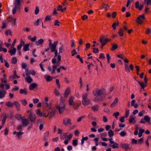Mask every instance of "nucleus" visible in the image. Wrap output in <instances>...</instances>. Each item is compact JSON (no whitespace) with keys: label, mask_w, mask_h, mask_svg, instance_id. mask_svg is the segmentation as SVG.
Segmentation results:
<instances>
[{"label":"nucleus","mask_w":151,"mask_h":151,"mask_svg":"<svg viewBox=\"0 0 151 151\" xmlns=\"http://www.w3.org/2000/svg\"><path fill=\"white\" fill-rule=\"evenodd\" d=\"M129 111L128 109H126L125 111V114L124 116V117L125 118H127L129 115Z\"/></svg>","instance_id":"obj_49"},{"label":"nucleus","mask_w":151,"mask_h":151,"mask_svg":"<svg viewBox=\"0 0 151 151\" xmlns=\"http://www.w3.org/2000/svg\"><path fill=\"white\" fill-rule=\"evenodd\" d=\"M6 105L8 107H12L13 106V103H12L9 101L7 102L6 103Z\"/></svg>","instance_id":"obj_46"},{"label":"nucleus","mask_w":151,"mask_h":151,"mask_svg":"<svg viewBox=\"0 0 151 151\" xmlns=\"http://www.w3.org/2000/svg\"><path fill=\"white\" fill-rule=\"evenodd\" d=\"M125 69L126 71L130 72V70L128 65L126 64H125Z\"/></svg>","instance_id":"obj_48"},{"label":"nucleus","mask_w":151,"mask_h":151,"mask_svg":"<svg viewBox=\"0 0 151 151\" xmlns=\"http://www.w3.org/2000/svg\"><path fill=\"white\" fill-rule=\"evenodd\" d=\"M22 118L21 120L22 126L23 127H26L28 125L29 123L28 119L25 118L24 116H22Z\"/></svg>","instance_id":"obj_5"},{"label":"nucleus","mask_w":151,"mask_h":151,"mask_svg":"<svg viewBox=\"0 0 151 151\" xmlns=\"http://www.w3.org/2000/svg\"><path fill=\"white\" fill-rule=\"evenodd\" d=\"M129 122L130 123L134 124L136 122L135 116L132 115H131L129 117Z\"/></svg>","instance_id":"obj_17"},{"label":"nucleus","mask_w":151,"mask_h":151,"mask_svg":"<svg viewBox=\"0 0 151 151\" xmlns=\"http://www.w3.org/2000/svg\"><path fill=\"white\" fill-rule=\"evenodd\" d=\"M20 101L22 104L24 106H26L27 104V101L25 99H22Z\"/></svg>","instance_id":"obj_43"},{"label":"nucleus","mask_w":151,"mask_h":151,"mask_svg":"<svg viewBox=\"0 0 151 151\" xmlns=\"http://www.w3.org/2000/svg\"><path fill=\"white\" fill-rule=\"evenodd\" d=\"M11 49H9L8 52L11 55H13L15 54L16 52V49L15 47H11Z\"/></svg>","instance_id":"obj_18"},{"label":"nucleus","mask_w":151,"mask_h":151,"mask_svg":"<svg viewBox=\"0 0 151 151\" xmlns=\"http://www.w3.org/2000/svg\"><path fill=\"white\" fill-rule=\"evenodd\" d=\"M118 101V99L117 98L115 99L114 101L111 103L110 105V107L111 108H113L115 107L117 104Z\"/></svg>","instance_id":"obj_19"},{"label":"nucleus","mask_w":151,"mask_h":151,"mask_svg":"<svg viewBox=\"0 0 151 151\" xmlns=\"http://www.w3.org/2000/svg\"><path fill=\"white\" fill-rule=\"evenodd\" d=\"M22 0H15L14 3V7L13 8L12 12L15 14L17 10H19L20 8L21 2Z\"/></svg>","instance_id":"obj_3"},{"label":"nucleus","mask_w":151,"mask_h":151,"mask_svg":"<svg viewBox=\"0 0 151 151\" xmlns=\"http://www.w3.org/2000/svg\"><path fill=\"white\" fill-rule=\"evenodd\" d=\"M73 136L72 133H70L67 136V138L66 139L64 142V143L65 145H67L68 143V142L71 139Z\"/></svg>","instance_id":"obj_15"},{"label":"nucleus","mask_w":151,"mask_h":151,"mask_svg":"<svg viewBox=\"0 0 151 151\" xmlns=\"http://www.w3.org/2000/svg\"><path fill=\"white\" fill-rule=\"evenodd\" d=\"M85 118V116H83L79 117L77 120V122H78L81 121L82 120Z\"/></svg>","instance_id":"obj_60"},{"label":"nucleus","mask_w":151,"mask_h":151,"mask_svg":"<svg viewBox=\"0 0 151 151\" xmlns=\"http://www.w3.org/2000/svg\"><path fill=\"white\" fill-rule=\"evenodd\" d=\"M151 32V29L150 28H148L146 29L145 33L148 35L150 34Z\"/></svg>","instance_id":"obj_58"},{"label":"nucleus","mask_w":151,"mask_h":151,"mask_svg":"<svg viewBox=\"0 0 151 151\" xmlns=\"http://www.w3.org/2000/svg\"><path fill=\"white\" fill-rule=\"evenodd\" d=\"M35 112L36 114L40 117L42 116V112H41V110L39 109H37L35 110Z\"/></svg>","instance_id":"obj_26"},{"label":"nucleus","mask_w":151,"mask_h":151,"mask_svg":"<svg viewBox=\"0 0 151 151\" xmlns=\"http://www.w3.org/2000/svg\"><path fill=\"white\" fill-rule=\"evenodd\" d=\"M108 133L109 136L110 137L113 136L114 134L113 131L111 129L109 131Z\"/></svg>","instance_id":"obj_44"},{"label":"nucleus","mask_w":151,"mask_h":151,"mask_svg":"<svg viewBox=\"0 0 151 151\" xmlns=\"http://www.w3.org/2000/svg\"><path fill=\"white\" fill-rule=\"evenodd\" d=\"M69 105L70 106H72L73 104V103H74L73 101V96H70L69 97Z\"/></svg>","instance_id":"obj_27"},{"label":"nucleus","mask_w":151,"mask_h":151,"mask_svg":"<svg viewBox=\"0 0 151 151\" xmlns=\"http://www.w3.org/2000/svg\"><path fill=\"white\" fill-rule=\"evenodd\" d=\"M6 93V91L4 90H0V98H2L4 97Z\"/></svg>","instance_id":"obj_24"},{"label":"nucleus","mask_w":151,"mask_h":151,"mask_svg":"<svg viewBox=\"0 0 151 151\" xmlns=\"http://www.w3.org/2000/svg\"><path fill=\"white\" fill-rule=\"evenodd\" d=\"M71 120L69 119L65 118L63 120V124L66 126L71 125Z\"/></svg>","instance_id":"obj_14"},{"label":"nucleus","mask_w":151,"mask_h":151,"mask_svg":"<svg viewBox=\"0 0 151 151\" xmlns=\"http://www.w3.org/2000/svg\"><path fill=\"white\" fill-rule=\"evenodd\" d=\"M32 100L33 103L34 104L37 103L39 101V99L37 98L34 99H33Z\"/></svg>","instance_id":"obj_61"},{"label":"nucleus","mask_w":151,"mask_h":151,"mask_svg":"<svg viewBox=\"0 0 151 151\" xmlns=\"http://www.w3.org/2000/svg\"><path fill=\"white\" fill-rule=\"evenodd\" d=\"M80 104L78 103H73V104L72 105L73 107V108L74 109H78V107L80 106Z\"/></svg>","instance_id":"obj_32"},{"label":"nucleus","mask_w":151,"mask_h":151,"mask_svg":"<svg viewBox=\"0 0 151 151\" xmlns=\"http://www.w3.org/2000/svg\"><path fill=\"white\" fill-rule=\"evenodd\" d=\"M122 148H124L126 150H127L129 147V145L127 144L122 143L121 145Z\"/></svg>","instance_id":"obj_23"},{"label":"nucleus","mask_w":151,"mask_h":151,"mask_svg":"<svg viewBox=\"0 0 151 151\" xmlns=\"http://www.w3.org/2000/svg\"><path fill=\"white\" fill-rule=\"evenodd\" d=\"M112 50H114L116 49L118 47V45L116 44L112 43Z\"/></svg>","instance_id":"obj_39"},{"label":"nucleus","mask_w":151,"mask_h":151,"mask_svg":"<svg viewBox=\"0 0 151 151\" xmlns=\"http://www.w3.org/2000/svg\"><path fill=\"white\" fill-rule=\"evenodd\" d=\"M119 134L121 136L124 137L126 135V133L124 131H122L119 133Z\"/></svg>","instance_id":"obj_53"},{"label":"nucleus","mask_w":151,"mask_h":151,"mask_svg":"<svg viewBox=\"0 0 151 151\" xmlns=\"http://www.w3.org/2000/svg\"><path fill=\"white\" fill-rule=\"evenodd\" d=\"M70 133L69 132H67L66 133L63 132L61 133L60 135V139L61 140H63L65 139L66 138H67V134L69 135V134Z\"/></svg>","instance_id":"obj_16"},{"label":"nucleus","mask_w":151,"mask_h":151,"mask_svg":"<svg viewBox=\"0 0 151 151\" xmlns=\"http://www.w3.org/2000/svg\"><path fill=\"white\" fill-rule=\"evenodd\" d=\"M99 58L100 59H104L105 57L104 54L103 53H101L100 55Z\"/></svg>","instance_id":"obj_64"},{"label":"nucleus","mask_w":151,"mask_h":151,"mask_svg":"<svg viewBox=\"0 0 151 151\" xmlns=\"http://www.w3.org/2000/svg\"><path fill=\"white\" fill-rule=\"evenodd\" d=\"M37 84L35 83H32L31 84L29 87V88L30 90H33L37 86Z\"/></svg>","instance_id":"obj_25"},{"label":"nucleus","mask_w":151,"mask_h":151,"mask_svg":"<svg viewBox=\"0 0 151 151\" xmlns=\"http://www.w3.org/2000/svg\"><path fill=\"white\" fill-rule=\"evenodd\" d=\"M70 90L69 87H68L65 90L64 93V97L66 98H67L68 96L70 93Z\"/></svg>","instance_id":"obj_20"},{"label":"nucleus","mask_w":151,"mask_h":151,"mask_svg":"<svg viewBox=\"0 0 151 151\" xmlns=\"http://www.w3.org/2000/svg\"><path fill=\"white\" fill-rule=\"evenodd\" d=\"M6 115H5L3 117L2 122V125H4L6 120Z\"/></svg>","instance_id":"obj_55"},{"label":"nucleus","mask_w":151,"mask_h":151,"mask_svg":"<svg viewBox=\"0 0 151 151\" xmlns=\"http://www.w3.org/2000/svg\"><path fill=\"white\" fill-rule=\"evenodd\" d=\"M13 105L14 106L17 111H19L20 109L21 105L18 101H14L13 102Z\"/></svg>","instance_id":"obj_11"},{"label":"nucleus","mask_w":151,"mask_h":151,"mask_svg":"<svg viewBox=\"0 0 151 151\" xmlns=\"http://www.w3.org/2000/svg\"><path fill=\"white\" fill-rule=\"evenodd\" d=\"M106 57L107 59V62L109 63H110V60L111 59V58L109 54L107 53L106 54Z\"/></svg>","instance_id":"obj_54"},{"label":"nucleus","mask_w":151,"mask_h":151,"mask_svg":"<svg viewBox=\"0 0 151 151\" xmlns=\"http://www.w3.org/2000/svg\"><path fill=\"white\" fill-rule=\"evenodd\" d=\"M110 40H111L109 39H105L103 40V38H101L100 39L99 41L102 45L101 48H102L108 42L110 41Z\"/></svg>","instance_id":"obj_12"},{"label":"nucleus","mask_w":151,"mask_h":151,"mask_svg":"<svg viewBox=\"0 0 151 151\" xmlns=\"http://www.w3.org/2000/svg\"><path fill=\"white\" fill-rule=\"evenodd\" d=\"M44 77L47 81H50L52 79V78L50 76L47 75H45Z\"/></svg>","instance_id":"obj_35"},{"label":"nucleus","mask_w":151,"mask_h":151,"mask_svg":"<svg viewBox=\"0 0 151 151\" xmlns=\"http://www.w3.org/2000/svg\"><path fill=\"white\" fill-rule=\"evenodd\" d=\"M135 102L134 100H132L131 102V104L132 106H134L135 109H136L138 107V105L137 103L135 104Z\"/></svg>","instance_id":"obj_33"},{"label":"nucleus","mask_w":151,"mask_h":151,"mask_svg":"<svg viewBox=\"0 0 151 151\" xmlns=\"http://www.w3.org/2000/svg\"><path fill=\"white\" fill-rule=\"evenodd\" d=\"M99 108V106L98 105H96L92 106L91 107L92 110L94 111H97Z\"/></svg>","instance_id":"obj_28"},{"label":"nucleus","mask_w":151,"mask_h":151,"mask_svg":"<svg viewBox=\"0 0 151 151\" xmlns=\"http://www.w3.org/2000/svg\"><path fill=\"white\" fill-rule=\"evenodd\" d=\"M144 119L145 121L147 122H150V118L147 116L146 115L144 116Z\"/></svg>","instance_id":"obj_47"},{"label":"nucleus","mask_w":151,"mask_h":151,"mask_svg":"<svg viewBox=\"0 0 151 151\" xmlns=\"http://www.w3.org/2000/svg\"><path fill=\"white\" fill-rule=\"evenodd\" d=\"M56 85H57L58 87L60 88V85L59 83V80L58 79H57L56 80Z\"/></svg>","instance_id":"obj_62"},{"label":"nucleus","mask_w":151,"mask_h":151,"mask_svg":"<svg viewBox=\"0 0 151 151\" xmlns=\"http://www.w3.org/2000/svg\"><path fill=\"white\" fill-rule=\"evenodd\" d=\"M144 4H146L147 6L151 5V0H145Z\"/></svg>","instance_id":"obj_42"},{"label":"nucleus","mask_w":151,"mask_h":151,"mask_svg":"<svg viewBox=\"0 0 151 151\" xmlns=\"http://www.w3.org/2000/svg\"><path fill=\"white\" fill-rule=\"evenodd\" d=\"M119 113L118 112L114 113L113 114V116H114L116 119L118 118V116L119 115Z\"/></svg>","instance_id":"obj_56"},{"label":"nucleus","mask_w":151,"mask_h":151,"mask_svg":"<svg viewBox=\"0 0 151 151\" xmlns=\"http://www.w3.org/2000/svg\"><path fill=\"white\" fill-rule=\"evenodd\" d=\"M72 144L74 146H76L78 145V141L77 139H73V140Z\"/></svg>","instance_id":"obj_52"},{"label":"nucleus","mask_w":151,"mask_h":151,"mask_svg":"<svg viewBox=\"0 0 151 151\" xmlns=\"http://www.w3.org/2000/svg\"><path fill=\"white\" fill-rule=\"evenodd\" d=\"M93 94L96 96L94 101L96 102H99L103 100L105 97L104 91V89H99L96 88L93 91Z\"/></svg>","instance_id":"obj_1"},{"label":"nucleus","mask_w":151,"mask_h":151,"mask_svg":"<svg viewBox=\"0 0 151 151\" xmlns=\"http://www.w3.org/2000/svg\"><path fill=\"white\" fill-rule=\"evenodd\" d=\"M20 93L21 94H26L27 92L25 88L21 89L20 90Z\"/></svg>","instance_id":"obj_37"},{"label":"nucleus","mask_w":151,"mask_h":151,"mask_svg":"<svg viewBox=\"0 0 151 151\" xmlns=\"http://www.w3.org/2000/svg\"><path fill=\"white\" fill-rule=\"evenodd\" d=\"M42 116L44 117H47L49 114L48 111L44 110L42 112Z\"/></svg>","instance_id":"obj_34"},{"label":"nucleus","mask_w":151,"mask_h":151,"mask_svg":"<svg viewBox=\"0 0 151 151\" xmlns=\"http://www.w3.org/2000/svg\"><path fill=\"white\" fill-rule=\"evenodd\" d=\"M17 61V60L16 57L13 58L11 60L12 63L13 64H15Z\"/></svg>","instance_id":"obj_45"},{"label":"nucleus","mask_w":151,"mask_h":151,"mask_svg":"<svg viewBox=\"0 0 151 151\" xmlns=\"http://www.w3.org/2000/svg\"><path fill=\"white\" fill-rule=\"evenodd\" d=\"M108 140L109 141L111 144H113L112 145H110V146L112 148H118L119 144L118 143L115 142L113 141L112 140V138L109 139Z\"/></svg>","instance_id":"obj_7"},{"label":"nucleus","mask_w":151,"mask_h":151,"mask_svg":"<svg viewBox=\"0 0 151 151\" xmlns=\"http://www.w3.org/2000/svg\"><path fill=\"white\" fill-rule=\"evenodd\" d=\"M25 79L27 82L29 83H30L33 81V79L30 76H26Z\"/></svg>","instance_id":"obj_29"},{"label":"nucleus","mask_w":151,"mask_h":151,"mask_svg":"<svg viewBox=\"0 0 151 151\" xmlns=\"http://www.w3.org/2000/svg\"><path fill=\"white\" fill-rule=\"evenodd\" d=\"M62 6L61 5H59L57 8V10L58 11H60L61 12H63L66 9V7H64L63 9L62 8Z\"/></svg>","instance_id":"obj_30"},{"label":"nucleus","mask_w":151,"mask_h":151,"mask_svg":"<svg viewBox=\"0 0 151 151\" xmlns=\"http://www.w3.org/2000/svg\"><path fill=\"white\" fill-rule=\"evenodd\" d=\"M22 45H24L23 50L24 51L29 50V44H25V42L22 40V39H21L20 40V44L17 46V50H19L20 52Z\"/></svg>","instance_id":"obj_2"},{"label":"nucleus","mask_w":151,"mask_h":151,"mask_svg":"<svg viewBox=\"0 0 151 151\" xmlns=\"http://www.w3.org/2000/svg\"><path fill=\"white\" fill-rule=\"evenodd\" d=\"M118 34L121 37H122L124 35V30L122 28H120L119 29Z\"/></svg>","instance_id":"obj_31"},{"label":"nucleus","mask_w":151,"mask_h":151,"mask_svg":"<svg viewBox=\"0 0 151 151\" xmlns=\"http://www.w3.org/2000/svg\"><path fill=\"white\" fill-rule=\"evenodd\" d=\"M58 43V41L54 42L53 44H52L51 43H49V47L52 52H54L55 50H56V47Z\"/></svg>","instance_id":"obj_6"},{"label":"nucleus","mask_w":151,"mask_h":151,"mask_svg":"<svg viewBox=\"0 0 151 151\" xmlns=\"http://www.w3.org/2000/svg\"><path fill=\"white\" fill-rule=\"evenodd\" d=\"M59 65L58 63V62H57L56 64V65H54L52 66V70L51 68L49 66L48 67V70L50 72H51L52 73H55V70L56 68L58 67V66Z\"/></svg>","instance_id":"obj_10"},{"label":"nucleus","mask_w":151,"mask_h":151,"mask_svg":"<svg viewBox=\"0 0 151 151\" xmlns=\"http://www.w3.org/2000/svg\"><path fill=\"white\" fill-rule=\"evenodd\" d=\"M27 112L28 113H30V114L29 116V119L30 122H34L36 120L35 115L31 112H30L29 111H27Z\"/></svg>","instance_id":"obj_8"},{"label":"nucleus","mask_w":151,"mask_h":151,"mask_svg":"<svg viewBox=\"0 0 151 151\" xmlns=\"http://www.w3.org/2000/svg\"><path fill=\"white\" fill-rule=\"evenodd\" d=\"M119 25V23L118 22H114L112 25V27L113 29L115 30L116 29V26H118Z\"/></svg>","instance_id":"obj_41"},{"label":"nucleus","mask_w":151,"mask_h":151,"mask_svg":"<svg viewBox=\"0 0 151 151\" xmlns=\"http://www.w3.org/2000/svg\"><path fill=\"white\" fill-rule=\"evenodd\" d=\"M39 7L38 6H36V8H35V14L36 15L37 14L39 13Z\"/></svg>","instance_id":"obj_59"},{"label":"nucleus","mask_w":151,"mask_h":151,"mask_svg":"<svg viewBox=\"0 0 151 151\" xmlns=\"http://www.w3.org/2000/svg\"><path fill=\"white\" fill-rule=\"evenodd\" d=\"M61 101L58 105L56 107L59 110L60 113H63L65 109V105L64 103L62 101V97L60 98Z\"/></svg>","instance_id":"obj_4"},{"label":"nucleus","mask_w":151,"mask_h":151,"mask_svg":"<svg viewBox=\"0 0 151 151\" xmlns=\"http://www.w3.org/2000/svg\"><path fill=\"white\" fill-rule=\"evenodd\" d=\"M44 42V40L42 39L39 40L37 41L36 42V45L38 46L39 45H42Z\"/></svg>","instance_id":"obj_22"},{"label":"nucleus","mask_w":151,"mask_h":151,"mask_svg":"<svg viewBox=\"0 0 151 151\" xmlns=\"http://www.w3.org/2000/svg\"><path fill=\"white\" fill-rule=\"evenodd\" d=\"M82 104L84 105H88L90 104V101L89 99H87L84 100H82Z\"/></svg>","instance_id":"obj_21"},{"label":"nucleus","mask_w":151,"mask_h":151,"mask_svg":"<svg viewBox=\"0 0 151 151\" xmlns=\"http://www.w3.org/2000/svg\"><path fill=\"white\" fill-rule=\"evenodd\" d=\"M55 110H53L50 112L49 114L50 116V117H53L55 115Z\"/></svg>","instance_id":"obj_51"},{"label":"nucleus","mask_w":151,"mask_h":151,"mask_svg":"<svg viewBox=\"0 0 151 151\" xmlns=\"http://www.w3.org/2000/svg\"><path fill=\"white\" fill-rule=\"evenodd\" d=\"M15 118L17 119L18 120H22V116H21V115L20 114H17L15 116Z\"/></svg>","instance_id":"obj_36"},{"label":"nucleus","mask_w":151,"mask_h":151,"mask_svg":"<svg viewBox=\"0 0 151 151\" xmlns=\"http://www.w3.org/2000/svg\"><path fill=\"white\" fill-rule=\"evenodd\" d=\"M135 68L136 69L137 73L138 75H139V70L140 68L139 66L137 65L135 66Z\"/></svg>","instance_id":"obj_63"},{"label":"nucleus","mask_w":151,"mask_h":151,"mask_svg":"<svg viewBox=\"0 0 151 151\" xmlns=\"http://www.w3.org/2000/svg\"><path fill=\"white\" fill-rule=\"evenodd\" d=\"M145 18L144 14L139 15L136 20L137 22L139 24H141Z\"/></svg>","instance_id":"obj_9"},{"label":"nucleus","mask_w":151,"mask_h":151,"mask_svg":"<svg viewBox=\"0 0 151 151\" xmlns=\"http://www.w3.org/2000/svg\"><path fill=\"white\" fill-rule=\"evenodd\" d=\"M88 94L87 93H85L82 95V100H84L86 99H88L87 98V96Z\"/></svg>","instance_id":"obj_38"},{"label":"nucleus","mask_w":151,"mask_h":151,"mask_svg":"<svg viewBox=\"0 0 151 151\" xmlns=\"http://www.w3.org/2000/svg\"><path fill=\"white\" fill-rule=\"evenodd\" d=\"M117 56L118 58H120L122 60L124 59L125 58L124 55L122 53L117 55Z\"/></svg>","instance_id":"obj_40"},{"label":"nucleus","mask_w":151,"mask_h":151,"mask_svg":"<svg viewBox=\"0 0 151 151\" xmlns=\"http://www.w3.org/2000/svg\"><path fill=\"white\" fill-rule=\"evenodd\" d=\"M137 81L139 84L141 88V90H143V91H145V88L147 86V84L145 83L140 82L139 81H137Z\"/></svg>","instance_id":"obj_13"},{"label":"nucleus","mask_w":151,"mask_h":151,"mask_svg":"<svg viewBox=\"0 0 151 151\" xmlns=\"http://www.w3.org/2000/svg\"><path fill=\"white\" fill-rule=\"evenodd\" d=\"M1 80L2 83L5 84L7 82V81L5 78H1Z\"/></svg>","instance_id":"obj_57"},{"label":"nucleus","mask_w":151,"mask_h":151,"mask_svg":"<svg viewBox=\"0 0 151 151\" xmlns=\"http://www.w3.org/2000/svg\"><path fill=\"white\" fill-rule=\"evenodd\" d=\"M14 76L12 77V78L13 79H15L16 78H19V77L17 75L16 72L15 70H14Z\"/></svg>","instance_id":"obj_50"}]
</instances>
